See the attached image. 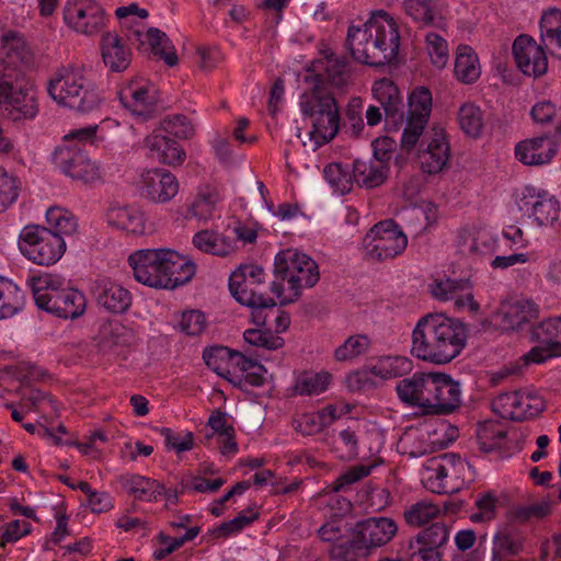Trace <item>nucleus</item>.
<instances>
[{
    "mask_svg": "<svg viewBox=\"0 0 561 561\" xmlns=\"http://www.w3.org/2000/svg\"><path fill=\"white\" fill-rule=\"evenodd\" d=\"M466 324L444 313L421 317L412 331L411 354L433 364H447L456 358L467 344Z\"/></svg>",
    "mask_w": 561,
    "mask_h": 561,
    "instance_id": "1",
    "label": "nucleus"
},
{
    "mask_svg": "<svg viewBox=\"0 0 561 561\" xmlns=\"http://www.w3.org/2000/svg\"><path fill=\"white\" fill-rule=\"evenodd\" d=\"M346 46L356 61L373 67L388 65L399 53V26L385 10L374 11L364 27H348Z\"/></svg>",
    "mask_w": 561,
    "mask_h": 561,
    "instance_id": "2",
    "label": "nucleus"
},
{
    "mask_svg": "<svg viewBox=\"0 0 561 561\" xmlns=\"http://www.w3.org/2000/svg\"><path fill=\"white\" fill-rule=\"evenodd\" d=\"M34 302L60 319H76L85 310V297L82 293L68 286L66 279L55 274L33 275L27 279Z\"/></svg>",
    "mask_w": 561,
    "mask_h": 561,
    "instance_id": "3",
    "label": "nucleus"
},
{
    "mask_svg": "<svg viewBox=\"0 0 561 561\" xmlns=\"http://www.w3.org/2000/svg\"><path fill=\"white\" fill-rule=\"evenodd\" d=\"M47 91L57 103L81 113L96 110L102 102L99 90L83 69L73 66L57 69Z\"/></svg>",
    "mask_w": 561,
    "mask_h": 561,
    "instance_id": "4",
    "label": "nucleus"
},
{
    "mask_svg": "<svg viewBox=\"0 0 561 561\" xmlns=\"http://www.w3.org/2000/svg\"><path fill=\"white\" fill-rule=\"evenodd\" d=\"M300 108L311 119L310 137L319 146L330 142L339 134L341 116L335 98L316 85L309 93H304Z\"/></svg>",
    "mask_w": 561,
    "mask_h": 561,
    "instance_id": "5",
    "label": "nucleus"
},
{
    "mask_svg": "<svg viewBox=\"0 0 561 561\" xmlns=\"http://www.w3.org/2000/svg\"><path fill=\"white\" fill-rule=\"evenodd\" d=\"M274 275L282 280H287L290 297L279 300L280 306H286L299 299L301 289L313 287L320 279V271L317 262L309 255L295 249L278 252L274 260Z\"/></svg>",
    "mask_w": 561,
    "mask_h": 561,
    "instance_id": "6",
    "label": "nucleus"
},
{
    "mask_svg": "<svg viewBox=\"0 0 561 561\" xmlns=\"http://www.w3.org/2000/svg\"><path fill=\"white\" fill-rule=\"evenodd\" d=\"M20 239L21 252L38 265L55 264L66 250V243L58 232L38 225L24 227Z\"/></svg>",
    "mask_w": 561,
    "mask_h": 561,
    "instance_id": "7",
    "label": "nucleus"
},
{
    "mask_svg": "<svg viewBox=\"0 0 561 561\" xmlns=\"http://www.w3.org/2000/svg\"><path fill=\"white\" fill-rule=\"evenodd\" d=\"M407 245V236L392 219L374 225L363 240L365 256L376 262L394 259Z\"/></svg>",
    "mask_w": 561,
    "mask_h": 561,
    "instance_id": "8",
    "label": "nucleus"
},
{
    "mask_svg": "<svg viewBox=\"0 0 561 561\" xmlns=\"http://www.w3.org/2000/svg\"><path fill=\"white\" fill-rule=\"evenodd\" d=\"M62 18L71 30L84 35H94L106 24L105 10L95 0H67Z\"/></svg>",
    "mask_w": 561,
    "mask_h": 561,
    "instance_id": "9",
    "label": "nucleus"
},
{
    "mask_svg": "<svg viewBox=\"0 0 561 561\" xmlns=\"http://www.w3.org/2000/svg\"><path fill=\"white\" fill-rule=\"evenodd\" d=\"M491 405L501 417L518 422L538 416L546 408L541 397L522 391L502 392Z\"/></svg>",
    "mask_w": 561,
    "mask_h": 561,
    "instance_id": "10",
    "label": "nucleus"
},
{
    "mask_svg": "<svg viewBox=\"0 0 561 561\" xmlns=\"http://www.w3.org/2000/svg\"><path fill=\"white\" fill-rule=\"evenodd\" d=\"M449 157L450 147L445 129L435 125L426 130L417 149L422 171L427 174H437L447 165Z\"/></svg>",
    "mask_w": 561,
    "mask_h": 561,
    "instance_id": "11",
    "label": "nucleus"
},
{
    "mask_svg": "<svg viewBox=\"0 0 561 561\" xmlns=\"http://www.w3.org/2000/svg\"><path fill=\"white\" fill-rule=\"evenodd\" d=\"M531 341L539 343L525 356V362L541 364L561 355V316L549 318L531 328Z\"/></svg>",
    "mask_w": 561,
    "mask_h": 561,
    "instance_id": "12",
    "label": "nucleus"
},
{
    "mask_svg": "<svg viewBox=\"0 0 561 561\" xmlns=\"http://www.w3.org/2000/svg\"><path fill=\"white\" fill-rule=\"evenodd\" d=\"M163 249L138 250L129 255L128 262L134 271L137 282L153 288H168V280L164 272Z\"/></svg>",
    "mask_w": 561,
    "mask_h": 561,
    "instance_id": "13",
    "label": "nucleus"
},
{
    "mask_svg": "<svg viewBox=\"0 0 561 561\" xmlns=\"http://www.w3.org/2000/svg\"><path fill=\"white\" fill-rule=\"evenodd\" d=\"M119 100L134 115L147 121L161 108V99L152 83L134 80L119 91Z\"/></svg>",
    "mask_w": 561,
    "mask_h": 561,
    "instance_id": "14",
    "label": "nucleus"
},
{
    "mask_svg": "<svg viewBox=\"0 0 561 561\" xmlns=\"http://www.w3.org/2000/svg\"><path fill=\"white\" fill-rule=\"evenodd\" d=\"M38 111L37 92L24 73L12 93L8 96V101H4L0 115L14 123H19L34 119Z\"/></svg>",
    "mask_w": 561,
    "mask_h": 561,
    "instance_id": "15",
    "label": "nucleus"
},
{
    "mask_svg": "<svg viewBox=\"0 0 561 561\" xmlns=\"http://www.w3.org/2000/svg\"><path fill=\"white\" fill-rule=\"evenodd\" d=\"M61 171L73 180L92 184L101 180L99 165L91 161L81 147H66L56 157Z\"/></svg>",
    "mask_w": 561,
    "mask_h": 561,
    "instance_id": "16",
    "label": "nucleus"
},
{
    "mask_svg": "<svg viewBox=\"0 0 561 561\" xmlns=\"http://www.w3.org/2000/svg\"><path fill=\"white\" fill-rule=\"evenodd\" d=\"M264 279V270L255 264H243L233 271L229 278V290L239 304H253V299L264 296L259 287Z\"/></svg>",
    "mask_w": 561,
    "mask_h": 561,
    "instance_id": "17",
    "label": "nucleus"
},
{
    "mask_svg": "<svg viewBox=\"0 0 561 561\" xmlns=\"http://www.w3.org/2000/svg\"><path fill=\"white\" fill-rule=\"evenodd\" d=\"M512 50L515 62L524 75L538 78L547 72V55L533 37L528 35L517 36Z\"/></svg>",
    "mask_w": 561,
    "mask_h": 561,
    "instance_id": "18",
    "label": "nucleus"
},
{
    "mask_svg": "<svg viewBox=\"0 0 561 561\" xmlns=\"http://www.w3.org/2000/svg\"><path fill=\"white\" fill-rule=\"evenodd\" d=\"M539 317V306L533 300L502 304L493 316L494 324L502 331L522 330Z\"/></svg>",
    "mask_w": 561,
    "mask_h": 561,
    "instance_id": "19",
    "label": "nucleus"
},
{
    "mask_svg": "<svg viewBox=\"0 0 561 561\" xmlns=\"http://www.w3.org/2000/svg\"><path fill=\"white\" fill-rule=\"evenodd\" d=\"M91 293L98 305L111 313H123L131 306L129 290L110 278L94 280Z\"/></svg>",
    "mask_w": 561,
    "mask_h": 561,
    "instance_id": "20",
    "label": "nucleus"
},
{
    "mask_svg": "<svg viewBox=\"0 0 561 561\" xmlns=\"http://www.w3.org/2000/svg\"><path fill=\"white\" fill-rule=\"evenodd\" d=\"M141 178V195L151 202L167 203L179 192V182L168 170L152 169Z\"/></svg>",
    "mask_w": 561,
    "mask_h": 561,
    "instance_id": "21",
    "label": "nucleus"
},
{
    "mask_svg": "<svg viewBox=\"0 0 561 561\" xmlns=\"http://www.w3.org/2000/svg\"><path fill=\"white\" fill-rule=\"evenodd\" d=\"M534 188H527L528 195H524L519 202L520 210L531 211V216L538 226H551L560 217V202L548 192H539L534 195L530 192Z\"/></svg>",
    "mask_w": 561,
    "mask_h": 561,
    "instance_id": "22",
    "label": "nucleus"
},
{
    "mask_svg": "<svg viewBox=\"0 0 561 561\" xmlns=\"http://www.w3.org/2000/svg\"><path fill=\"white\" fill-rule=\"evenodd\" d=\"M355 526L370 551L390 542L398 531L397 523L389 517H368L358 520Z\"/></svg>",
    "mask_w": 561,
    "mask_h": 561,
    "instance_id": "23",
    "label": "nucleus"
},
{
    "mask_svg": "<svg viewBox=\"0 0 561 561\" xmlns=\"http://www.w3.org/2000/svg\"><path fill=\"white\" fill-rule=\"evenodd\" d=\"M151 158L171 167L181 165L186 159L183 147L169 136L154 130L145 139Z\"/></svg>",
    "mask_w": 561,
    "mask_h": 561,
    "instance_id": "24",
    "label": "nucleus"
},
{
    "mask_svg": "<svg viewBox=\"0 0 561 561\" xmlns=\"http://www.w3.org/2000/svg\"><path fill=\"white\" fill-rule=\"evenodd\" d=\"M557 149L553 142H549V135L519 141L515 147V157L526 165H541L548 163L556 156Z\"/></svg>",
    "mask_w": 561,
    "mask_h": 561,
    "instance_id": "25",
    "label": "nucleus"
},
{
    "mask_svg": "<svg viewBox=\"0 0 561 561\" xmlns=\"http://www.w3.org/2000/svg\"><path fill=\"white\" fill-rule=\"evenodd\" d=\"M461 404V390L458 381L449 375L438 373L436 402L434 410H424L426 415H447L453 413Z\"/></svg>",
    "mask_w": 561,
    "mask_h": 561,
    "instance_id": "26",
    "label": "nucleus"
},
{
    "mask_svg": "<svg viewBox=\"0 0 561 561\" xmlns=\"http://www.w3.org/2000/svg\"><path fill=\"white\" fill-rule=\"evenodd\" d=\"M101 54L103 62L111 71L122 72L131 61V51L116 33L107 32L102 35Z\"/></svg>",
    "mask_w": 561,
    "mask_h": 561,
    "instance_id": "27",
    "label": "nucleus"
},
{
    "mask_svg": "<svg viewBox=\"0 0 561 561\" xmlns=\"http://www.w3.org/2000/svg\"><path fill=\"white\" fill-rule=\"evenodd\" d=\"M373 92L382 106L387 121L394 124L403 121L402 99L398 87L393 82L387 79L376 82Z\"/></svg>",
    "mask_w": 561,
    "mask_h": 561,
    "instance_id": "28",
    "label": "nucleus"
},
{
    "mask_svg": "<svg viewBox=\"0 0 561 561\" xmlns=\"http://www.w3.org/2000/svg\"><path fill=\"white\" fill-rule=\"evenodd\" d=\"M118 482L123 490L134 495L139 501H158L164 492V485L158 480L149 479L140 474H124L118 478Z\"/></svg>",
    "mask_w": 561,
    "mask_h": 561,
    "instance_id": "29",
    "label": "nucleus"
},
{
    "mask_svg": "<svg viewBox=\"0 0 561 561\" xmlns=\"http://www.w3.org/2000/svg\"><path fill=\"white\" fill-rule=\"evenodd\" d=\"M389 164L378 160H355L353 163V178L360 187L375 188L386 182L389 174Z\"/></svg>",
    "mask_w": 561,
    "mask_h": 561,
    "instance_id": "30",
    "label": "nucleus"
},
{
    "mask_svg": "<svg viewBox=\"0 0 561 561\" xmlns=\"http://www.w3.org/2000/svg\"><path fill=\"white\" fill-rule=\"evenodd\" d=\"M105 219L108 226L128 233H141L144 231V215L131 206H112L107 209Z\"/></svg>",
    "mask_w": 561,
    "mask_h": 561,
    "instance_id": "31",
    "label": "nucleus"
},
{
    "mask_svg": "<svg viewBox=\"0 0 561 561\" xmlns=\"http://www.w3.org/2000/svg\"><path fill=\"white\" fill-rule=\"evenodd\" d=\"M236 239L214 230H201L193 237V244L201 251L217 256H227L236 249Z\"/></svg>",
    "mask_w": 561,
    "mask_h": 561,
    "instance_id": "32",
    "label": "nucleus"
},
{
    "mask_svg": "<svg viewBox=\"0 0 561 561\" xmlns=\"http://www.w3.org/2000/svg\"><path fill=\"white\" fill-rule=\"evenodd\" d=\"M454 72L456 78L465 84H471L479 79L481 75L479 58L469 45L458 46Z\"/></svg>",
    "mask_w": 561,
    "mask_h": 561,
    "instance_id": "33",
    "label": "nucleus"
},
{
    "mask_svg": "<svg viewBox=\"0 0 561 561\" xmlns=\"http://www.w3.org/2000/svg\"><path fill=\"white\" fill-rule=\"evenodd\" d=\"M350 538L333 543L330 549L332 559L339 561H357L359 558L367 557L371 553L366 541L359 538L356 526L350 527Z\"/></svg>",
    "mask_w": 561,
    "mask_h": 561,
    "instance_id": "34",
    "label": "nucleus"
},
{
    "mask_svg": "<svg viewBox=\"0 0 561 561\" xmlns=\"http://www.w3.org/2000/svg\"><path fill=\"white\" fill-rule=\"evenodd\" d=\"M458 122L461 130L471 138H480L485 128L484 112L474 103H463L458 110Z\"/></svg>",
    "mask_w": 561,
    "mask_h": 561,
    "instance_id": "35",
    "label": "nucleus"
},
{
    "mask_svg": "<svg viewBox=\"0 0 561 561\" xmlns=\"http://www.w3.org/2000/svg\"><path fill=\"white\" fill-rule=\"evenodd\" d=\"M325 76L317 75V83L324 81L337 89L344 88L350 83L351 69L350 61L345 58H333L332 55L327 57ZM319 87V84H317Z\"/></svg>",
    "mask_w": 561,
    "mask_h": 561,
    "instance_id": "36",
    "label": "nucleus"
},
{
    "mask_svg": "<svg viewBox=\"0 0 561 561\" xmlns=\"http://www.w3.org/2000/svg\"><path fill=\"white\" fill-rule=\"evenodd\" d=\"M507 432L500 422L485 421L477 428V439L483 453H491L500 449L504 444Z\"/></svg>",
    "mask_w": 561,
    "mask_h": 561,
    "instance_id": "37",
    "label": "nucleus"
},
{
    "mask_svg": "<svg viewBox=\"0 0 561 561\" xmlns=\"http://www.w3.org/2000/svg\"><path fill=\"white\" fill-rule=\"evenodd\" d=\"M146 38L151 51L162 58L168 66L173 67L178 64V55L164 32L157 27H149Z\"/></svg>",
    "mask_w": 561,
    "mask_h": 561,
    "instance_id": "38",
    "label": "nucleus"
},
{
    "mask_svg": "<svg viewBox=\"0 0 561 561\" xmlns=\"http://www.w3.org/2000/svg\"><path fill=\"white\" fill-rule=\"evenodd\" d=\"M436 2L437 0H404L403 8L405 13L415 22L432 26L435 25L437 19Z\"/></svg>",
    "mask_w": 561,
    "mask_h": 561,
    "instance_id": "39",
    "label": "nucleus"
},
{
    "mask_svg": "<svg viewBox=\"0 0 561 561\" xmlns=\"http://www.w3.org/2000/svg\"><path fill=\"white\" fill-rule=\"evenodd\" d=\"M439 514V508L426 501L416 502L403 512L405 523L411 527H423Z\"/></svg>",
    "mask_w": 561,
    "mask_h": 561,
    "instance_id": "40",
    "label": "nucleus"
},
{
    "mask_svg": "<svg viewBox=\"0 0 561 561\" xmlns=\"http://www.w3.org/2000/svg\"><path fill=\"white\" fill-rule=\"evenodd\" d=\"M46 219L50 226L48 229H51L53 232H58L60 237L62 234H72L78 227L76 217L69 210L61 207H50L46 211Z\"/></svg>",
    "mask_w": 561,
    "mask_h": 561,
    "instance_id": "41",
    "label": "nucleus"
},
{
    "mask_svg": "<svg viewBox=\"0 0 561 561\" xmlns=\"http://www.w3.org/2000/svg\"><path fill=\"white\" fill-rule=\"evenodd\" d=\"M425 116H408L407 125L401 135V149L407 151L408 153L412 152L416 145L420 146V141L425 134L424 129L427 125V121L424 119Z\"/></svg>",
    "mask_w": 561,
    "mask_h": 561,
    "instance_id": "42",
    "label": "nucleus"
},
{
    "mask_svg": "<svg viewBox=\"0 0 561 561\" xmlns=\"http://www.w3.org/2000/svg\"><path fill=\"white\" fill-rule=\"evenodd\" d=\"M243 339L248 344L267 351H276L285 345L284 339L276 335L271 329H248L243 332Z\"/></svg>",
    "mask_w": 561,
    "mask_h": 561,
    "instance_id": "43",
    "label": "nucleus"
},
{
    "mask_svg": "<svg viewBox=\"0 0 561 561\" xmlns=\"http://www.w3.org/2000/svg\"><path fill=\"white\" fill-rule=\"evenodd\" d=\"M438 373H419V396L420 409L424 414V410H434L436 402Z\"/></svg>",
    "mask_w": 561,
    "mask_h": 561,
    "instance_id": "44",
    "label": "nucleus"
},
{
    "mask_svg": "<svg viewBox=\"0 0 561 561\" xmlns=\"http://www.w3.org/2000/svg\"><path fill=\"white\" fill-rule=\"evenodd\" d=\"M323 173L325 180L330 183L335 192H339L343 195L352 190L354 181L353 174H351L347 169H344L341 163L328 164L324 168Z\"/></svg>",
    "mask_w": 561,
    "mask_h": 561,
    "instance_id": "45",
    "label": "nucleus"
},
{
    "mask_svg": "<svg viewBox=\"0 0 561 561\" xmlns=\"http://www.w3.org/2000/svg\"><path fill=\"white\" fill-rule=\"evenodd\" d=\"M370 341L367 335H351L334 352V357L339 362L350 360L367 352Z\"/></svg>",
    "mask_w": 561,
    "mask_h": 561,
    "instance_id": "46",
    "label": "nucleus"
},
{
    "mask_svg": "<svg viewBox=\"0 0 561 561\" xmlns=\"http://www.w3.org/2000/svg\"><path fill=\"white\" fill-rule=\"evenodd\" d=\"M20 309L19 289L11 282L0 278V319L14 316Z\"/></svg>",
    "mask_w": 561,
    "mask_h": 561,
    "instance_id": "47",
    "label": "nucleus"
},
{
    "mask_svg": "<svg viewBox=\"0 0 561 561\" xmlns=\"http://www.w3.org/2000/svg\"><path fill=\"white\" fill-rule=\"evenodd\" d=\"M408 116H425L428 122L432 111V92L425 87L414 89L409 95Z\"/></svg>",
    "mask_w": 561,
    "mask_h": 561,
    "instance_id": "48",
    "label": "nucleus"
},
{
    "mask_svg": "<svg viewBox=\"0 0 561 561\" xmlns=\"http://www.w3.org/2000/svg\"><path fill=\"white\" fill-rule=\"evenodd\" d=\"M161 127L167 134L173 135L180 139H190L195 135V127L191 119L183 114H173L167 116Z\"/></svg>",
    "mask_w": 561,
    "mask_h": 561,
    "instance_id": "49",
    "label": "nucleus"
},
{
    "mask_svg": "<svg viewBox=\"0 0 561 561\" xmlns=\"http://www.w3.org/2000/svg\"><path fill=\"white\" fill-rule=\"evenodd\" d=\"M410 366L411 363L407 358L389 356L380 360L378 365L373 366L370 371L376 377H380L382 379H391L401 375L402 373L410 370Z\"/></svg>",
    "mask_w": 561,
    "mask_h": 561,
    "instance_id": "50",
    "label": "nucleus"
},
{
    "mask_svg": "<svg viewBox=\"0 0 561 561\" xmlns=\"http://www.w3.org/2000/svg\"><path fill=\"white\" fill-rule=\"evenodd\" d=\"M448 538V528L442 523H433L430 527L420 531L411 541H420L424 547L438 550L447 542Z\"/></svg>",
    "mask_w": 561,
    "mask_h": 561,
    "instance_id": "51",
    "label": "nucleus"
},
{
    "mask_svg": "<svg viewBox=\"0 0 561 561\" xmlns=\"http://www.w3.org/2000/svg\"><path fill=\"white\" fill-rule=\"evenodd\" d=\"M217 193L214 191L201 192L194 198L188 208V214L197 219H208L217 203Z\"/></svg>",
    "mask_w": 561,
    "mask_h": 561,
    "instance_id": "52",
    "label": "nucleus"
},
{
    "mask_svg": "<svg viewBox=\"0 0 561 561\" xmlns=\"http://www.w3.org/2000/svg\"><path fill=\"white\" fill-rule=\"evenodd\" d=\"M428 55L437 68H444L448 61V45L440 35L430 32L425 36Z\"/></svg>",
    "mask_w": 561,
    "mask_h": 561,
    "instance_id": "53",
    "label": "nucleus"
},
{
    "mask_svg": "<svg viewBox=\"0 0 561 561\" xmlns=\"http://www.w3.org/2000/svg\"><path fill=\"white\" fill-rule=\"evenodd\" d=\"M251 308V321L256 327H265L267 318L271 313L274 314L276 301L266 295L253 299V304H242Z\"/></svg>",
    "mask_w": 561,
    "mask_h": 561,
    "instance_id": "54",
    "label": "nucleus"
},
{
    "mask_svg": "<svg viewBox=\"0 0 561 561\" xmlns=\"http://www.w3.org/2000/svg\"><path fill=\"white\" fill-rule=\"evenodd\" d=\"M330 380L328 373L304 375L297 380L296 389L301 396L318 394L327 389Z\"/></svg>",
    "mask_w": 561,
    "mask_h": 561,
    "instance_id": "55",
    "label": "nucleus"
},
{
    "mask_svg": "<svg viewBox=\"0 0 561 561\" xmlns=\"http://www.w3.org/2000/svg\"><path fill=\"white\" fill-rule=\"evenodd\" d=\"M234 351L222 345H215L209 348H205L203 352V359L205 364L216 371L218 375L222 374V364L231 362L233 358Z\"/></svg>",
    "mask_w": 561,
    "mask_h": 561,
    "instance_id": "56",
    "label": "nucleus"
},
{
    "mask_svg": "<svg viewBox=\"0 0 561 561\" xmlns=\"http://www.w3.org/2000/svg\"><path fill=\"white\" fill-rule=\"evenodd\" d=\"M466 285L463 279L446 278L431 284L430 291L436 299L447 301L454 299L456 293L463 290Z\"/></svg>",
    "mask_w": 561,
    "mask_h": 561,
    "instance_id": "57",
    "label": "nucleus"
},
{
    "mask_svg": "<svg viewBox=\"0 0 561 561\" xmlns=\"http://www.w3.org/2000/svg\"><path fill=\"white\" fill-rule=\"evenodd\" d=\"M19 196L18 180L0 167V211H4Z\"/></svg>",
    "mask_w": 561,
    "mask_h": 561,
    "instance_id": "58",
    "label": "nucleus"
},
{
    "mask_svg": "<svg viewBox=\"0 0 561 561\" xmlns=\"http://www.w3.org/2000/svg\"><path fill=\"white\" fill-rule=\"evenodd\" d=\"M400 400L409 405L420 408L419 373L400 380L396 387Z\"/></svg>",
    "mask_w": 561,
    "mask_h": 561,
    "instance_id": "59",
    "label": "nucleus"
},
{
    "mask_svg": "<svg viewBox=\"0 0 561 561\" xmlns=\"http://www.w3.org/2000/svg\"><path fill=\"white\" fill-rule=\"evenodd\" d=\"M179 327L187 335H199L206 328L205 314L199 310L185 311L182 314Z\"/></svg>",
    "mask_w": 561,
    "mask_h": 561,
    "instance_id": "60",
    "label": "nucleus"
},
{
    "mask_svg": "<svg viewBox=\"0 0 561 561\" xmlns=\"http://www.w3.org/2000/svg\"><path fill=\"white\" fill-rule=\"evenodd\" d=\"M293 425L296 432L310 436L320 433L328 423L319 414L306 413L296 419Z\"/></svg>",
    "mask_w": 561,
    "mask_h": 561,
    "instance_id": "61",
    "label": "nucleus"
},
{
    "mask_svg": "<svg viewBox=\"0 0 561 561\" xmlns=\"http://www.w3.org/2000/svg\"><path fill=\"white\" fill-rule=\"evenodd\" d=\"M345 117L347 124H350V131L352 137H359L364 129V121L362 117V100L359 98H354L350 101ZM346 126V123L344 124Z\"/></svg>",
    "mask_w": 561,
    "mask_h": 561,
    "instance_id": "62",
    "label": "nucleus"
},
{
    "mask_svg": "<svg viewBox=\"0 0 561 561\" xmlns=\"http://www.w3.org/2000/svg\"><path fill=\"white\" fill-rule=\"evenodd\" d=\"M160 434L164 437L165 447L168 449H174L178 453H183L193 448L194 437L192 432H187L182 439L169 427H162L160 430Z\"/></svg>",
    "mask_w": 561,
    "mask_h": 561,
    "instance_id": "63",
    "label": "nucleus"
},
{
    "mask_svg": "<svg viewBox=\"0 0 561 561\" xmlns=\"http://www.w3.org/2000/svg\"><path fill=\"white\" fill-rule=\"evenodd\" d=\"M405 553L409 561H442L438 550L424 547L420 541H410Z\"/></svg>",
    "mask_w": 561,
    "mask_h": 561,
    "instance_id": "64",
    "label": "nucleus"
}]
</instances>
